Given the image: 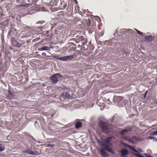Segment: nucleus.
Here are the masks:
<instances>
[{
	"label": "nucleus",
	"mask_w": 157,
	"mask_h": 157,
	"mask_svg": "<svg viewBox=\"0 0 157 157\" xmlns=\"http://www.w3.org/2000/svg\"><path fill=\"white\" fill-rule=\"evenodd\" d=\"M99 125L102 129V131L106 134L109 133L112 130L111 125L108 123L101 121Z\"/></svg>",
	"instance_id": "1"
},
{
	"label": "nucleus",
	"mask_w": 157,
	"mask_h": 157,
	"mask_svg": "<svg viewBox=\"0 0 157 157\" xmlns=\"http://www.w3.org/2000/svg\"><path fill=\"white\" fill-rule=\"evenodd\" d=\"M75 56L74 55L65 56L63 57H60L58 55L54 56H53L55 59L61 61H66L67 60H71Z\"/></svg>",
	"instance_id": "2"
},
{
	"label": "nucleus",
	"mask_w": 157,
	"mask_h": 157,
	"mask_svg": "<svg viewBox=\"0 0 157 157\" xmlns=\"http://www.w3.org/2000/svg\"><path fill=\"white\" fill-rule=\"evenodd\" d=\"M62 77V75L59 73L54 74L50 77V79L53 83L56 84L58 81V79Z\"/></svg>",
	"instance_id": "3"
},
{
	"label": "nucleus",
	"mask_w": 157,
	"mask_h": 157,
	"mask_svg": "<svg viewBox=\"0 0 157 157\" xmlns=\"http://www.w3.org/2000/svg\"><path fill=\"white\" fill-rule=\"evenodd\" d=\"M11 43L12 45L17 48H20L21 47L23 43L22 42H18L14 38H13L11 40Z\"/></svg>",
	"instance_id": "4"
},
{
	"label": "nucleus",
	"mask_w": 157,
	"mask_h": 157,
	"mask_svg": "<svg viewBox=\"0 0 157 157\" xmlns=\"http://www.w3.org/2000/svg\"><path fill=\"white\" fill-rule=\"evenodd\" d=\"M132 128H128V129H125L122 130L121 132V134L122 135V138L126 140H127L129 142V141L130 140V138L128 136H123V135L125 133L127 132L128 131H131Z\"/></svg>",
	"instance_id": "5"
},
{
	"label": "nucleus",
	"mask_w": 157,
	"mask_h": 157,
	"mask_svg": "<svg viewBox=\"0 0 157 157\" xmlns=\"http://www.w3.org/2000/svg\"><path fill=\"white\" fill-rule=\"evenodd\" d=\"M109 144H103L102 145V146L104 147V148L107 151H108L109 152L113 154V151L111 149V148L109 147Z\"/></svg>",
	"instance_id": "6"
},
{
	"label": "nucleus",
	"mask_w": 157,
	"mask_h": 157,
	"mask_svg": "<svg viewBox=\"0 0 157 157\" xmlns=\"http://www.w3.org/2000/svg\"><path fill=\"white\" fill-rule=\"evenodd\" d=\"M120 152L122 157L127 155L128 154V151L126 149H123L120 151Z\"/></svg>",
	"instance_id": "7"
},
{
	"label": "nucleus",
	"mask_w": 157,
	"mask_h": 157,
	"mask_svg": "<svg viewBox=\"0 0 157 157\" xmlns=\"http://www.w3.org/2000/svg\"><path fill=\"white\" fill-rule=\"evenodd\" d=\"M139 140V139L137 138L136 136H133L131 138H130L129 142H130L132 144H136L137 141Z\"/></svg>",
	"instance_id": "8"
},
{
	"label": "nucleus",
	"mask_w": 157,
	"mask_h": 157,
	"mask_svg": "<svg viewBox=\"0 0 157 157\" xmlns=\"http://www.w3.org/2000/svg\"><path fill=\"white\" fill-rule=\"evenodd\" d=\"M113 137L114 136H111L110 137H108L104 140V141L106 142L107 144H109V143L111 142L112 140Z\"/></svg>",
	"instance_id": "9"
},
{
	"label": "nucleus",
	"mask_w": 157,
	"mask_h": 157,
	"mask_svg": "<svg viewBox=\"0 0 157 157\" xmlns=\"http://www.w3.org/2000/svg\"><path fill=\"white\" fill-rule=\"evenodd\" d=\"M145 39L148 41H151L154 40V38L151 36H146Z\"/></svg>",
	"instance_id": "10"
},
{
	"label": "nucleus",
	"mask_w": 157,
	"mask_h": 157,
	"mask_svg": "<svg viewBox=\"0 0 157 157\" xmlns=\"http://www.w3.org/2000/svg\"><path fill=\"white\" fill-rule=\"evenodd\" d=\"M71 95H72V92L71 90H68L67 91L65 94V97L70 98L72 96Z\"/></svg>",
	"instance_id": "11"
},
{
	"label": "nucleus",
	"mask_w": 157,
	"mask_h": 157,
	"mask_svg": "<svg viewBox=\"0 0 157 157\" xmlns=\"http://www.w3.org/2000/svg\"><path fill=\"white\" fill-rule=\"evenodd\" d=\"M101 155L103 157H107L109 156L108 154L103 149H101L100 151Z\"/></svg>",
	"instance_id": "12"
},
{
	"label": "nucleus",
	"mask_w": 157,
	"mask_h": 157,
	"mask_svg": "<svg viewBox=\"0 0 157 157\" xmlns=\"http://www.w3.org/2000/svg\"><path fill=\"white\" fill-rule=\"evenodd\" d=\"M23 152L26 153L28 154L32 155V150L29 148H27L26 150H25L23 151Z\"/></svg>",
	"instance_id": "13"
},
{
	"label": "nucleus",
	"mask_w": 157,
	"mask_h": 157,
	"mask_svg": "<svg viewBox=\"0 0 157 157\" xmlns=\"http://www.w3.org/2000/svg\"><path fill=\"white\" fill-rule=\"evenodd\" d=\"M50 48L49 46H44L43 48H39L38 50L39 51H43V50H49Z\"/></svg>",
	"instance_id": "14"
},
{
	"label": "nucleus",
	"mask_w": 157,
	"mask_h": 157,
	"mask_svg": "<svg viewBox=\"0 0 157 157\" xmlns=\"http://www.w3.org/2000/svg\"><path fill=\"white\" fill-rule=\"evenodd\" d=\"M82 126V123L80 121L77 122L75 124V127L77 128H78Z\"/></svg>",
	"instance_id": "15"
},
{
	"label": "nucleus",
	"mask_w": 157,
	"mask_h": 157,
	"mask_svg": "<svg viewBox=\"0 0 157 157\" xmlns=\"http://www.w3.org/2000/svg\"><path fill=\"white\" fill-rule=\"evenodd\" d=\"M122 98L121 97L119 96H114V99L116 100L117 102H119L122 100Z\"/></svg>",
	"instance_id": "16"
},
{
	"label": "nucleus",
	"mask_w": 157,
	"mask_h": 157,
	"mask_svg": "<svg viewBox=\"0 0 157 157\" xmlns=\"http://www.w3.org/2000/svg\"><path fill=\"white\" fill-rule=\"evenodd\" d=\"M5 149V147L2 144H0V151L4 150Z\"/></svg>",
	"instance_id": "17"
},
{
	"label": "nucleus",
	"mask_w": 157,
	"mask_h": 157,
	"mask_svg": "<svg viewBox=\"0 0 157 157\" xmlns=\"http://www.w3.org/2000/svg\"><path fill=\"white\" fill-rule=\"evenodd\" d=\"M39 154L40 153L37 151H35L34 152L32 151V155H37Z\"/></svg>",
	"instance_id": "18"
},
{
	"label": "nucleus",
	"mask_w": 157,
	"mask_h": 157,
	"mask_svg": "<svg viewBox=\"0 0 157 157\" xmlns=\"http://www.w3.org/2000/svg\"><path fill=\"white\" fill-rule=\"evenodd\" d=\"M54 144H47L46 147H54Z\"/></svg>",
	"instance_id": "19"
},
{
	"label": "nucleus",
	"mask_w": 157,
	"mask_h": 157,
	"mask_svg": "<svg viewBox=\"0 0 157 157\" xmlns=\"http://www.w3.org/2000/svg\"><path fill=\"white\" fill-rule=\"evenodd\" d=\"M150 134L151 135H157V131L151 133Z\"/></svg>",
	"instance_id": "20"
},
{
	"label": "nucleus",
	"mask_w": 157,
	"mask_h": 157,
	"mask_svg": "<svg viewBox=\"0 0 157 157\" xmlns=\"http://www.w3.org/2000/svg\"><path fill=\"white\" fill-rule=\"evenodd\" d=\"M144 156L146 157H153L151 155H150L149 154L145 153L144 154Z\"/></svg>",
	"instance_id": "21"
},
{
	"label": "nucleus",
	"mask_w": 157,
	"mask_h": 157,
	"mask_svg": "<svg viewBox=\"0 0 157 157\" xmlns=\"http://www.w3.org/2000/svg\"><path fill=\"white\" fill-rule=\"evenodd\" d=\"M135 30L138 34L142 35V33H141L139 30H138L136 29H135Z\"/></svg>",
	"instance_id": "22"
},
{
	"label": "nucleus",
	"mask_w": 157,
	"mask_h": 157,
	"mask_svg": "<svg viewBox=\"0 0 157 157\" xmlns=\"http://www.w3.org/2000/svg\"><path fill=\"white\" fill-rule=\"evenodd\" d=\"M44 21H38L36 22V24H43V23L44 22Z\"/></svg>",
	"instance_id": "23"
},
{
	"label": "nucleus",
	"mask_w": 157,
	"mask_h": 157,
	"mask_svg": "<svg viewBox=\"0 0 157 157\" xmlns=\"http://www.w3.org/2000/svg\"><path fill=\"white\" fill-rule=\"evenodd\" d=\"M61 96L63 97H65V95L64 93H61Z\"/></svg>",
	"instance_id": "24"
},
{
	"label": "nucleus",
	"mask_w": 157,
	"mask_h": 157,
	"mask_svg": "<svg viewBox=\"0 0 157 157\" xmlns=\"http://www.w3.org/2000/svg\"><path fill=\"white\" fill-rule=\"evenodd\" d=\"M42 56H47L46 55V53H45V52H43L42 53Z\"/></svg>",
	"instance_id": "25"
},
{
	"label": "nucleus",
	"mask_w": 157,
	"mask_h": 157,
	"mask_svg": "<svg viewBox=\"0 0 157 157\" xmlns=\"http://www.w3.org/2000/svg\"><path fill=\"white\" fill-rule=\"evenodd\" d=\"M147 91L144 94V96H145L147 94Z\"/></svg>",
	"instance_id": "26"
},
{
	"label": "nucleus",
	"mask_w": 157,
	"mask_h": 157,
	"mask_svg": "<svg viewBox=\"0 0 157 157\" xmlns=\"http://www.w3.org/2000/svg\"><path fill=\"white\" fill-rule=\"evenodd\" d=\"M138 150L139 151L141 152H142V150L141 149L139 148V149H138Z\"/></svg>",
	"instance_id": "27"
},
{
	"label": "nucleus",
	"mask_w": 157,
	"mask_h": 157,
	"mask_svg": "<svg viewBox=\"0 0 157 157\" xmlns=\"http://www.w3.org/2000/svg\"><path fill=\"white\" fill-rule=\"evenodd\" d=\"M10 49H11V50H12V49H13V48H12V47H11L10 48Z\"/></svg>",
	"instance_id": "28"
},
{
	"label": "nucleus",
	"mask_w": 157,
	"mask_h": 157,
	"mask_svg": "<svg viewBox=\"0 0 157 157\" xmlns=\"http://www.w3.org/2000/svg\"><path fill=\"white\" fill-rule=\"evenodd\" d=\"M17 2H19L20 1V0H16Z\"/></svg>",
	"instance_id": "29"
},
{
	"label": "nucleus",
	"mask_w": 157,
	"mask_h": 157,
	"mask_svg": "<svg viewBox=\"0 0 157 157\" xmlns=\"http://www.w3.org/2000/svg\"><path fill=\"white\" fill-rule=\"evenodd\" d=\"M85 43H86L87 42V41L86 40H85Z\"/></svg>",
	"instance_id": "30"
},
{
	"label": "nucleus",
	"mask_w": 157,
	"mask_h": 157,
	"mask_svg": "<svg viewBox=\"0 0 157 157\" xmlns=\"http://www.w3.org/2000/svg\"><path fill=\"white\" fill-rule=\"evenodd\" d=\"M55 1V0H52V1H51V2H54V1Z\"/></svg>",
	"instance_id": "31"
}]
</instances>
